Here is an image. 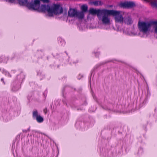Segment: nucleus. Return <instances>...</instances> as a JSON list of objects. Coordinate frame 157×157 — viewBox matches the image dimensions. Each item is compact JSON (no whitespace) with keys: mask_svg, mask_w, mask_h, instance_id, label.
<instances>
[{"mask_svg":"<svg viewBox=\"0 0 157 157\" xmlns=\"http://www.w3.org/2000/svg\"><path fill=\"white\" fill-rule=\"evenodd\" d=\"M156 23V22L153 21L149 22L139 21L138 24V27L140 32L144 34H146L149 31L151 25Z\"/></svg>","mask_w":157,"mask_h":157,"instance_id":"obj_1","label":"nucleus"},{"mask_svg":"<svg viewBox=\"0 0 157 157\" xmlns=\"http://www.w3.org/2000/svg\"><path fill=\"white\" fill-rule=\"evenodd\" d=\"M102 11L100 13V18L99 19L101 20L102 23L105 25L109 24L110 20L108 16L111 15L110 13L111 10L106 9H103Z\"/></svg>","mask_w":157,"mask_h":157,"instance_id":"obj_2","label":"nucleus"},{"mask_svg":"<svg viewBox=\"0 0 157 157\" xmlns=\"http://www.w3.org/2000/svg\"><path fill=\"white\" fill-rule=\"evenodd\" d=\"M63 12V9L59 4H54L51 7L49 17H52L53 14L59 15Z\"/></svg>","mask_w":157,"mask_h":157,"instance_id":"obj_3","label":"nucleus"},{"mask_svg":"<svg viewBox=\"0 0 157 157\" xmlns=\"http://www.w3.org/2000/svg\"><path fill=\"white\" fill-rule=\"evenodd\" d=\"M110 13L111 15L114 17V18L116 23H122L124 20V18L121 13L122 12L115 10H111Z\"/></svg>","mask_w":157,"mask_h":157,"instance_id":"obj_4","label":"nucleus"},{"mask_svg":"<svg viewBox=\"0 0 157 157\" xmlns=\"http://www.w3.org/2000/svg\"><path fill=\"white\" fill-rule=\"evenodd\" d=\"M40 1L39 0H34L33 2V1L31 2H28L27 7L29 9H32L34 10H37L40 7Z\"/></svg>","mask_w":157,"mask_h":157,"instance_id":"obj_5","label":"nucleus"},{"mask_svg":"<svg viewBox=\"0 0 157 157\" xmlns=\"http://www.w3.org/2000/svg\"><path fill=\"white\" fill-rule=\"evenodd\" d=\"M136 6L135 3L133 2L126 1L124 2H121L119 4V6L123 8H131Z\"/></svg>","mask_w":157,"mask_h":157,"instance_id":"obj_6","label":"nucleus"},{"mask_svg":"<svg viewBox=\"0 0 157 157\" xmlns=\"http://www.w3.org/2000/svg\"><path fill=\"white\" fill-rule=\"evenodd\" d=\"M33 119H35L38 123H41L44 120L43 117L39 114L38 111L36 109L33 112Z\"/></svg>","mask_w":157,"mask_h":157,"instance_id":"obj_7","label":"nucleus"},{"mask_svg":"<svg viewBox=\"0 0 157 157\" xmlns=\"http://www.w3.org/2000/svg\"><path fill=\"white\" fill-rule=\"evenodd\" d=\"M59 60L61 62H62L65 64L69 63L71 64L70 61L69 56L66 52H65L64 55H61L59 59Z\"/></svg>","mask_w":157,"mask_h":157,"instance_id":"obj_8","label":"nucleus"},{"mask_svg":"<svg viewBox=\"0 0 157 157\" xmlns=\"http://www.w3.org/2000/svg\"><path fill=\"white\" fill-rule=\"evenodd\" d=\"M102 9H94L93 8L90 9L89 12L92 15L97 14L98 19H100V13L101 12H102Z\"/></svg>","mask_w":157,"mask_h":157,"instance_id":"obj_9","label":"nucleus"},{"mask_svg":"<svg viewBox=\"0 0 157 157\" xmlns=\"http://www.w3.org/2000/svg\"><path fill=\"white\" fill-rule=\"evenodd\" d=\"M50 9L51 7L48 5H42L40 7V9L42 12L47 11L49 16Z\"/></svg>","mask_w":157,"mask_h":157,"instance_id":"obj_10","label":"nucleus"},{"mask_svg":"<svg viewBox=\"0 0 157 157\" xmlns=\"http://www.w3.org/2000/svg\"><path fill=\"white\" fill-rule=\"evenodd\" d=\"M77 10L75 9H71L68 12V15L71 17H75Z\"/></svg>","mask_w":157,"mask_h":157,"instance_id":"obj_11","label":"nucleus"},{"mask_svg":"<svg viewBox=\"0 0 157 157\" xmlns=\"http://www.w3.org/2000/svg\"><path fill=\"white\" fill-rule=\"evenodd\" d=\"M20 88L19 83L16 84L15 83H13L11 85V90L13 91H16L19 90Z\"/></svg>","mask_w":157,"mask_h":157,"instance_id":"obj_12","label":"nucleus"},{"mask_svg":"<svg viewBox=\"0 0 157 157\" xmlns=\"http://www.w3.org/2000/svg\"><path fill=\"white\" fill-rule=\"evenodd\" d=\"M8 60V57L6 56L2 55L0 56V63H6Z\"/></svg>","mask_w":157,"mask_h":157,"instance_id":"obj_13","label":"nucleus"},{"mask_svg":"<svg viewBox=\"0 0 157 157\" xmlns=\"http://www.w3.org/2000/svg\"><path fill=\"white\" fill-rule=\"evenodd\" d=\"M124 21L125 24L128 25L132 24L133 22L131 18L129 16L125 17Z\"/></svg>","mask_w":157,"mask_h":157,"instance_id":"obj_14","label":"nucleus"},{"mask_svg":"<svg viewBox=\"0 0 157 157\" xmlns=\"http://www.w3.org/2000/svg\"><path fill=\"white\" fill-rule=\"evenodd\" d=\"M84 13L83 12L77 11L75 17L78 18L79 19L81 20L83 19L84 18Z\"/></svg>","mask_w":157,"mask_h":157,"instance_id":"obj_15","label":"nucleus"},{"mask_svg":"<svg viewBox=\"0 0 157 157\" xmlns=\"http://www.w3.org/2000/svg\"><path fill=\"white\" fill-rule=\"evenodd\" d=\"M25 78V76L23 73H21L20 75H17V79L19 81V83L22 82Z\"/></svg>","mask_w":157,"mask_h":157,"instance_id":"obj_16","label":"nucleus"},{"mask_svg":"<svg viewBox=\"0 0 157 157\" xmlns=\"http://www.w3.org/2000/svg\"><path fill=\"white\" fill-rule=\"evenodd\" d=\"M19 4L21 6H27L28 2L27 0H17Z\"/></svg>","mask_w":157,"mask_h":157,"instance_id":"obj_17","label":"nucleus"},{"mask_svg":"<svg viewBox=\"0 0 157 157\" xmlns=\"http://www.w3.org/2000/svg\"><path fill=\"white\" fill-rule=\"evenodd\" d=\"M143 149L141 147H140L138 150V151L136 154L137 156V157H140L143 153Z\"/></svg>","mask_w":157,"mask_h":157,"instance_id":"obj_18","label":"nucleus"},{"mask_svg":"<svg viewBox=\"0 0 157 157\" xmlns=\"http://www.w3.org/2000/svg\"><path fill=\"white\" fill-rule=\"evenodd\" d=\"M92 3L95 6H101L103 4V2L100 1H93L92 2Z\"/></svg>","mask_w":157,"mask_h":157,"instance_id":"obj_19","label":"nucleus"},{"mask_svg":"<svg viewBox=\"0 0 157 157\" xmlns=\"http://www.w3.org/2000/svg\"><path fill=\"white\" fill-rule=\"evenodd\" d=\"M81 9L82 10L81 12H83L84 13L87 11L88 10V7L87 5H82L81 6Z\"/></svg>","mask_w":157,"mask_h":157,"instance_id":"obj_20","label":"nucleus"},{"mask_svg":"<svg viewBox=\"0 0 157 157\" xmlns=\"http://www.w3.org/2000/svg\"><path fill=\"white\" fill-rule=\"evenodd\" d=\"M151 3L152 6L157 8V2L156 1H152L151 2Z\"/></svg>","mask_w":157,"mask_h":157,"instance_id":"obj_21","label":"nucleus"},{"mask_svg":"<svg viewBox=\"0 0 157 157\" xmlns=\"http://www.w3.org/2000/svg\"><path fill=\"white\" fill-rule=\"evenodd\" d=\"M151 94L148 86L147 87V93L146 94V97L148 98L150 97Z\"/></svg>","mask_w":157,"mask_h":157,"instance_id":"obj_22","label":"nucleus"},{"mask_svg":"<svg viewBox=\"0 0 157 157\" xmlns=\"http://www.w3.org/2000/svg\"><path fill=\"white\" fill-rule=\"evenodd\" d=\"M3 73L5 75L8 77H11V75L7 71H6L4 70H3Z\"/></svg>","mask_w":157,"mask_h":157,"instance_id":"obj_23","label":"nucleus"},{"mask_svg":"<svg viewBox=\"0 0 157 157\" xmlns=\"http://www.w3.org/2000/svg\"><path fill=\"white\" fill-rule=\"evenodd\" d=\"M153 21L156 22L157 23L156 24H153V25L155 26L154 27V32L157 34V20Z\"/></svg>","mask_w":157,"mask_h":157,"instance_id":"obj_24","label":"nucleus"},{"mask_svg":"<svg viewBox=\"0 0 157 157\" xmlns=\"http://www.w3.org/2000/svg\"><path fill=\"white\" fill-rule=\"evenodd\" d=\"M93 54H94L95 57H98L100 54V53L99 52L95 51L93 52Z\"/></svg>","mask_w":157,"mask_h":157,"instance_id":"obj_25","label":"nucleus"},{"mask_svg":"<svg viewBox=\"0 0 157 157\" xmlns=\"http://www.w3.org/2000/svg\"><path fill=\"white\" fill-rule=\"evenodd\" d=\"M148 101V98L146 97L144 101L143 102V104L144 105L146 104L147 102Z\"/></svg>","mask_w":157,"mask_h":157,"instance_id":"obj_26","label":"nucleus"},{"mask_svg":"<svg viewBox=\"0 0 157 157\" xmlns=\"http://www.w3.org/2000/svg\"><path fill=\"white\" fill-rule=\"evenodd\" d=\"M47 90H45L43 93V95L45 98H46L47 96Z\"/></svg>","mask_w":157,"mask_h":157,"instance_id":"obj_27","label":"nucleus"},{"mask_svg":"<svg viewBox=\"0 0 157 157\" xmlns=\"http://www.w3.org/2000/svg\"><path fill=\"white\" fill-rule=\"evenodd\" d=\"M83 77V75L82 74H80L78 76L77 78L78 79H80L82 77Z\"/></svg>","mask_w":157,"mask_h":157,"instance_id":"obj_28","label":"nucleus"},{"mask_svg":"<svg viewBox=\"0 0 157 157\" xmlns=\"http://www.w3.org/2000/svg\"><path fill=\"white\" fill-rule=\"evenodd\" d=\"M15 0H6V1L10 3H13Z\"/></svg>","mask_w":157,"mask_h":157,"instance_id":"obj_29","label":"nucleus"},{"mask_svg":"<svg viewBox=\"0 0 157 157\" xmlns=\"http://www.w3.org/2000/svg\"><path fill=\"white\" fill-rule=\"evenodd\" d=\"M42 2L44 3H48L49 2V0H40Z\"/></svg>","mask_w":157,"mask_h":157,"instance_id":"obj_30","label":"nucleus"},{"mask_svg":"<svg viewBox=\"0 0 157 157\" xmlns=\"http://www.w3.org/2000/svg\"><path fill=\"white\" fill-rule=\"evenodd\" d=\"M92 96H93V97L94 99L95 100L97 101V102H98V101H97V99L96 97L94 95H93V94H92Z\"/></svg>","mask_w":157,"mask_h":157,"instance_id":"obj_31","label":"nucleus"},{"mask_svg":"<svg viewBox=\"0 0 157 157\" xmlns=\"http://www.w3.org/2000/svg\"><path fill=\"white\" fill-rule=\"evenodd\" d=\"M47 111V109L46 108H45L44 110V113L45 114H46Z\"/></svg>","mask_w":157,"mask_h":157,"instance_id":"obj_32","label":"nucleus"},{"mask_svg":"<svg viewBox=\"0 0 157 157\" xmlns=\"http://www.w3.org/2000/svg\"><path fill=\"white\" fill-rule=\"evenodd\" d=\"M1 82H2L4 84H5V82L4 81V79H3V78H2L1 79Z\"/></svg>","mask_w":157,"mask_h":157,"instance_id":"obj_33","label":"nucleus"},{"mask_svg":"<svg viewBox=\"0 0 157 157\" xmlns=\"http://www.w3.org/2000/svg\"><path fill=\"white\" fill-rule=\"evenodd\" d=\"M41 74V72H37V75H40Z\"/></svg>","mask_w":157,"mask_h":157,"instance_id":"obj_34","label":"nucleus"},{"mask_svg":"<svg viewBox=\"0 0 157 157\" xmlns=\"http://www.w3.org/2000/svg\"><path fill=\"white\" fill-rule=\"evenodd\" d=\"M30 127H29V128H28L27 130H26V131H25V132H27V131H29L30 130Z\"/></svg>","mask_w":157,"mask_h":157,"instance_id":"obj_35","label":"nucleus"},{"mask_svg":"<svg viewBox=\"0 0 157 157\" xmlns=\"http://www.w3.org/2000/svg\"><path fill=\"white\" fill-rule=\"evenodd\" d=\"M155 113H157V107L155 109Z\"/></svg>","mask_w":157,"mask_h":157,"instance_id":"obj_36","label":"nucleus"},{"mask_svg":"<svg viewBox=\"0 0 157 157\" xmlns=\"http://www.w3.org/2000/svg\"><path fill=\"white\" fill-rule=\"evenodd\" d=\"M60 41L63 42V44H65L64 41L63 40H61Z\"/></svg>","mask_w":157,"mask_h":157,"instance_id":"obj_37","label":"nucleus"},{"mask_svg":"<svg viewBox=\"0 0 157 157\" xmlns=\"http://www.w3.org/2000/svg\"><path fill=\"white\" fill-rule=\"evenodd\" d=\"M103 107V109H109V108H104V107Z\"/></svg>","mask_w":157,"mask_h":157,"instance_id":"obj_38","label":"nucleus"},{"mask_svg":"<svg viewBox=\"0 0 157 157\" xmlns=\"http://www.w3.org/2000/svg\"><path fill=\"white\" fill-rule=\"evenodd\" d=\"M78 124H79V122H76V123L75 125L77 126Z\"/></svg>","mask_w":157,"mask_h":157,"instance_id":"obj_39","label":"nucleus"},{"mask_svg":"<svg viewBox=\"0 0 157 157\" xmlns=\"http://www.w3.org/2000/svg\"><path fill=\"white\" fill-rule=\"evenodd\" d=\"M28 100H30V98H29V97H28Z\"/></svg>","mask_w":157,"mask_h":157,"instance_id":"obj_40","label":"nucleus"},{"mask_svg":"<svg viewBox=\"0 0 157 157\" xmlns=\"http://www.w3.org/2000/svg\"><path fill=\"white\" fill-rule=\"evenodd\" d=\"M11 71H12V72L13 71V72H14V71L13 70H12Z\"/></svg>","mask_w":157,"mask_h":157,"instance_id":"obj_41","label":"nucleus"},{"mask_svg":"<svg viewBox=\"0 0 157 157\" xmlns=\"http://www.w3.org/2000/svg\"><path fill=\"white\" fill-rule=\"evenodd\" d=\"M73 63H76V62H73Z\"/></svg>","mask_w":157,"mask_h":157,"instance_id":"obj_42","label":"nucleus"},{"mask_svg":"<svg viewBox=\"0 0 157 157\" xmlns=\"http://www.w3.org/2000/svg\"><path fill=\"white\" fill-rule=\"evenodd\" d=\"M103 156H106V155H103Z\"/></svg>","mask_w":157,"mask_h":157,"instance_id":"obj_43","label":"nucleus"},{"mask_svg":"<svg viewBox=\"0 0 157 157\" xmlns=\"http://www.w3.org/2000/svg\"><path fill=\"white\" fill-rule=\"evenodd\" d=\"M1 69L0 68V70L1 71Z\"/></svg>","mask_w":157,"mask_h":157,"instance_id":"obj_44","label":"nucleus"}]
</instances>
